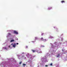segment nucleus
Segmentation results:
<instances>
[{
	"label": "nucleus",
	"mask_w": 67,
	"mask_h": 67,
	"mask_svg": "<svg viewBox=\"0 0 67 67\" xmlns=\"http://www.w3.org/2000/svg\"><path fill=\"white\" fill-rule=\"evenodd\" d=\"M60 54H61V53L57 54V57L58 58V57H60Z\"/></svg>",
	"instance_id": "f257e3e1"
},
{
	"label": "nucleus",
	"mask_w": 67,
	"mask_h": 67,
	"mask_svg": "<svg viewBox=\"0 0 67 67\" xmlns=\"http://www.w3.org/2000/svg\"><path fill=\"white\" fill-rule=\"evenodd\" d=\"M14 33L15 34H18V32L16 31H14Z\"/></svg>",
	"instance_id": "f03ea898"
},
{
	"label": "nucleus",
	"mask_w": 67,
	"mask_h": 67,
	"mask_svg": "<svg viewBox=\"0 0 67 67\" xmlns=\"http://www.w3.org/2000/svg\"><path fill=\"white\" fill-rule=\"evenodd\" d=\"M61 2V3H65V2L64 1H62Z\"/></svg>",
	"instance_id": "7ed1b4c3"
},
{
	"label": "nucleus",
	"mask_w": 67,
	"mask_h": 67,
	"mask_svg": "<svg viewBox=\"0 0 67 67\" xmlns=\"http://www.w3.org/2000/svg\"><path fill=\"white\" fill-rule=\"evenodd\" d=\"M47 41V40L46 39H43V42H46V41Z\"/></svg>",
	"instance_id": "20e7f679"
},
{
	"label": "nucleus",
	"mask_w": 67,
	"mask_h": 67,
	"mask_svg": "<svg viewBox=\"0 0 67 67\" xmlns=\"http://www.w3.org/2000/svg\"><path fill=\"white\" fill-rule=\"evenodd\" d=\"M14 40H12L10 41V42H14Z\"/></svg>",
	"instance_id": "39448f33"
},
{
	"label": "nucleus",
	"mask_w": 67,
	"mask_h": 67,
	"mask_svg": "<svg viewBox=\"0 0 67 67\" xmlns=\"http://www.w3.org/2000/svg\"><path fill=\"white\" fill-rule=\"evenodd\" d=\"M41 41H43V40H44V39L42 37L41 38Z\"/></svg>",
	"instance_id": "423d86ee"
},
{
	"label": "nucleus",
	"mask_w": 67,
	"mask_h": 67,
	"mask_svg": "<svg viewBox=\"0 0 67 67\" xmlns=\"http://www.w3.org/2000/svg\"><path fill=\"white\" fill-rule=\"evenodd\" d=\"M32 52H33V53H35V52H36V51L33 50H32Z\"/></svg>",
	"instance_id": "0eeeda50"
},
{
	"label": "nucleus",
	"mask_w": 67,
	"mask_h": 67,
	"mask_svg": "<svg viewBox=\"0 0 67 67\" xmlns=\"http://www.w3.org/2000/svg\"><path fill=\"white\" fill-rule=\"evenodd\" d=\"M52 7H50L48 8V10H51V9H52Z\"/></svg>",
	"instance_id": "6e6552de"
},
{
	"label": "nucleus",
	"mask_w": 67,
	"mask_h": 67,
	"mask_svg": "<svg viewBox=\"0 0 67 67\" xmlns=\"http://www.w3.org/2000/svg\"><path fill=\"white\" fill-rule=\"evenodd\" d=\"M4 49H6V50H8V49H7L6 47H4Z\"/></svg>",
	"instance_id": "1a4fd4ad"
},
{
	"label": "nucleus",
	"mask_w": 67,
	"mask_h": 67,
	"mask_svg": "<svg viewBox=\"0 0 67 67\" xmlns=\"http://www.w3.org/2000/svg\"><path fill=\"white\" fill-rule=\"evenodd\" d=\"M13 47H15V45H13L12 46Z\"/></svg>",
	"instance_id": "9d476101"
},
{
	"label": "nucleus",
	"mask_w": 67,
	"mask_h": 67,
	"mask_svg": "<svg viewBox=\"0 0 67 67\" xmlns=\"http://www.w3.org/2000/svg\"><path fill=\"white\" fill-rule=\"evenodd\" d=\"M8 35H11V34H10V33H8Z\"/></svg>",
	"instance_id": "9b49d317"
},
{
	"label": "nucleus",
	"mask_w": 67,
	"mask_h": 67,
	"mask_svg": "<svg viewBox=\"0 0 67 67\" xmlns=\"http://www.w3.org/2000/svg\"><path fill=\"white\" fill-rule=\"evenodd\" d=\"M38 38H37V37H35V40H37V39H38Z\"/></svg>",
	"instance_id": "f8f14e48"
},
{
	"label": "nucleus",
	"mask_w": 67,
	"mask_h": 67,
	"mask_svg": "<svg viewBox=\"0 0 67 67\" xmlns=\"http://www.w3.org/2000/svg\"><path fill=\"white\" fill-rule=\"evenodd\" d=\"M23 66H25V65H26V64H23Z\"/></svg>",
	"instance_id": "ddd939ff"
},
{
	"label": "nucleus",
	"mask_w": 67,
	"mask_h": 67,
	"mask_svg": "<svg viewBox=\"0 0 67 67\" xmlns=\"http://www.w3.org/2000/svg\"><path fill=\"white\" fill-rule=\"evenodd\" d=\"M22 63V62H21L19 63V64H21Z\"/></svg>",
	"instance_id": "4468645a"
},
{
	"label": "nucleus",
	"mask_w": 67,
	"mask_h": 67,
	"mask_svg": "<svg viewBox=\"0 0 67 67\" xmlns=\"http://www.w3.org/2000/svg\"><path fill=\"white\" fill-rule=\"evenodd\" d=\"M52 63H51L50 64V65H51V66H52Z\"/></svg>",
	"instance_id": "2eb2a0df"
},
{
	"label": "nucleus",
	"mask_w": 67,
	"mask_h": 67,
	"mask_svg": "<svg viewBox=\"0 0 67 67\" xmlns=\"http://www.w3.org/2000/svg\"><path fill=\"white\" fill-rule=\"evenodd\" d=\"M42 47H44V46H43V45H42L41 46Z\"/></svg>",
	"instance_id": "dca6fc26"
},
{
	"label": "nucleus",
	"mask_w": 67,
	"mask_h": 67,
	"mask_svg": "<svg viewBox=\"0 0 67 67\" xmlns=\"http://www.w3.org/2000/svg\"><path fill=\"white\" fill-rule=\"evenodd\" d=\"M45 66H46V67H47L48 65H45Z\"/></svg>",
	"instance_id": "f3484780"
},
{
	"label": "nucleus",
	"mask_w": 67,
	"mask_h": 67,
	"mask_svg": "<svg viewBox=\"0 0 67 67\" xmlns=\"http://www.w3.org/2000/svg\"><path fill=\"white\" fill-rule=\"evenodd\" d=\"M43 34H42L41 35H43Z\"/></svg>",
	"instance_id": "a211bd4d"
},
{
	"label": "nucleus",
	"mask_w": 67,
	"mask_h": 67,
	"mask_svg": "<svg viewBox=\"0 0 67 67\" xmlns=\"http://www.w3.org/2000/svg\"><path fill=\"white\" fill-rule=\"evenodd\" d=\"M64 49H62V52H64Z\"/></svg>",
	"instance_id": "6ab92c4d"
},
{
	"label": "nucleus",
	"mask_w": 67,
	"mask_h": 67,
	"mask_svg": "<svg viewBox=\"0 0 67 67\" xmlns=\"http://www.w3.org/2000/svg\"><path fill=\"white\" fill-rule=\"evenodd\" d=\"M17 45H18V44H19V43H17Z\"/></svg>",
	"instance_id": "aec40b11"
},
{
	"label": "nucleus",
	"mask_w": 67,
	"mask_h": 67,
	"mask_svg": "<svg viewBox=\"0 0 67 67\" xmlns=\"http://www.w3.org/2000/svg\"><path fill=\"white\" fill-rule=\"evenodd\" d=\"M8 47H10V46H8Z\"/></svg>",
	"instance_id": "412c9836"
},
{
	"label": "nucleus",
	"mask_w": 67,
	"mask_h": 67,
	"mask_svg": "<svg viewBox=\"0 0 67 67\" xmlns=\"http://www.w3.org/2000/svg\"><path fill=\"white\" fill-rule=\"evenodd\" d=\"M13 43H12V44H11V45H13Z\"/></svg>",
	"instance_id": "4be33fe9"
},
{
	"label": "nucleus",
	"mask_w": 67,
	"mask_h": 67,
	"mask_svg": "<svg viewBox=\"0 0 67 67\" xmlns=\"http://www.w3.org/2000/svg\"><path fill=\"white\" fill-rule=\"evenodd\" d=\"M27 46H26V48H27Z\"/></svg>",
	"instance_id": "5701e85b"
},
{
	"label": "nucleus",
	"mask_w": 67,
	"mask_h": 67,
	"mask_svg": "<svg viewBox=\"0 0 67 67\" xmlns=\"http://www.w3.org/2000/svg\"><path fill=\"white\" fill-rule=\"evenodd\" d=\"M14 45H15V44H14Z\"/></svg>",
	"instance_id": "b1692460"
},
{
	"label": "nucleus",
	"mask_w": 67,
	"mask_h": 67,
	"mask_svg": "<svg viewBox=\"0 0 67 67\" xmlns=\"http://www.w3.org/2000/svg\"><path fill=\"white\" fill-rule=\"evenodd\" d=\"M23 54H24V53H23Z\"/></svg>",
	"instance_id": "393cba45"
},
{
	"label": "nucleus",
	"mask_w": 67,
	"mask_h": 67,
	"mask_svg": "<svg viewBox=\"0 0 67 67\" xmlns=\"http://www.w3.org/2000/svg\"><path fill=\"white\" fill-rule=\"evenodd\" d=\"M61 55H62V54H61Z\"/></svg>",
	"instance_id": "a878e982"
}]
</instances>
